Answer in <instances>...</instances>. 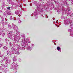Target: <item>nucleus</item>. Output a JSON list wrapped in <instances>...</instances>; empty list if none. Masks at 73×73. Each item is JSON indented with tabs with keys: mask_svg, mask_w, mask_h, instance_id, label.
Wrapping results in <instances>:
<instances>
[{
	"mask_svg": "<svg viewBox=\"0 0 73 73\" xmlns=\"http://www.w3.org/2000/svg\"><path fill=\"white\" fill-rule=\"evenodd\" d=\"M57 49L58 50H60L61 49V48H60V47L58 46L57 47Z\"/></svg>",
	"mask_w": 73,
	"mask_h": 73,
	"instance_id": "obj_1",
	"label": "nucleus"
},
{
	"mask_svg": "<svg viewBox=\"0 0 73 73\" xmlns=\"http://www.w3.org/2000/svg\"><path fill=\"white\" fill-rule=\"evenodd\" d=\"M10 8H11V7H7V9H9V10H10Z\"/></svg>",
	"mask_w": 73,
	"mask_h": 73,
	"instance_id": "obj_2",
	"label": "nucleus"
}]
</instances>
